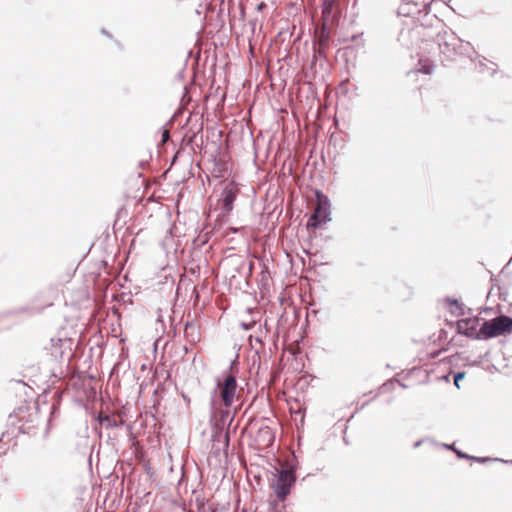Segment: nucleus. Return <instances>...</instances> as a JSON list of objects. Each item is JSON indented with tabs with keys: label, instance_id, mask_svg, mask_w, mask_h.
Returning <instances> with one entry per match:
<instances>
[{
	"label": "nucleus",
	"instance_id": "1",
	"mask_svg": "<svg viewBox=\"0 0 512 512\" xmlns=\"http://www.w3.org/2000/svg\"><path fill=\"white\" fill-rule=\"evenodd\" d=\"M242 388L238 387L236 376L224 373L217 379L216 394L225 408H230L241 396Z\"/></svg>",
	"mask_w": 512,
	"mask_h": 512
},
{
	"label": "nucleus",
	"instance_id": "2",
	"mask_svg": "<svg viewBox=\"0 0 512 512\" xmlns=\"http://www.w3.org/2000/svg\"><path fill=\"white\" fill-rule=\"evenodd\" d=\"M512 330V319L501 315L489 321H484L481 326L483 338H494Z\"/></svg>",
	"mask_w": 512,
	"mask_h": 512
},
{
	"label": "nucleus",
	"instance_id": "3",
	"mask_svg": "<svg viewBox=\"0 0 512 512\" xmlns=\"http://www.w3.org/2000/svg\"><path fill=\"white\" fill-rule=\"evenodd\" d=\"M316 206L314 213L311 215L308 225L317 227L320 223L325 222L329 215V200L327 196L320 191L315 192Z\"/></svg>",
	"mask_w": 512,
	"mask_h": 512
},
{
	"label": "nucleus",
	"instance_id": "4",
	"mask_svg": "<svg viewBox=\"0 0 512 512\" xmlns=\"http://www.w3.org/2000/svg\"><path fill=\"white\" fill-rule=\"evenodd\" d=\"M480 319L477 317L460 319L456 323L457 332L472 339H482Z\"/></svg>",
	"mask_w": 512,
	"mask_h": 512
},
{
	"label": "nucleus",
	"instance_id": "5",
	"mask_svg": "<svg viewBox=\"0 0 512 512\" xmlns=\"http://www.w3.org/2000/svg\"><path fill=\"white\" fill-rule=\"evenodd\" d=\"M296 477L292 470H281L277 482L274 485V491L280 500H285L294 485Z\"/></svg>",
	"mask_w": 512,
	"mask_h": 512
},
{
	"label": "nucleus",
	"instance_id": "6",
	"mask_svg": "<svg viewBox=\"0 0 512 512\" xmlns=\"http://www.w3.org/2000/svg\"><path fill=\"white\" fill-rule=\"evenodd\" d=\"M274 440V431L267 425H261L254 434V443L259 450L270 447Z\"/></svg>",
	"mask_w": 512,
	"mask_h": 512
},
{
	"label": "nucleus",
	"instance_id": "7",
	"mask_svg": "<svg viewBox=\"0 0 512 512\" xmlns=\"http://www.w3.org/2000/svg\"><path fill=\"white\" fill-rule=\"evenodd\" d=\"M238 193L239 188L232 182L224 187L221 197V203L222 208L226 213H229L233 210V204Z\"/></svg>",
	"mask_w": 512,
	"mask_h": 512
},
{
	"label": "nucleus",
	"instance_id": "8",
	"mask_svg": "<svg viewBox=\"0 0 512 512\" xmlns=\"http://www.w3.org/2000/svg\"><path fill=\"white\" fill-rule=\"evenodd\" d=\"M339 13V7L336 0H324L322 18L323 25L326 26L329 23H333Z\"/></svg>",
	"mask_w": 512,
	"mask_h": 512
},
{
	"label": "nucleus",
	"instance_id": "9",
	"mask_svg": "<svg viewBox=\"0 0 512 512\" xmlns=\"http://www.w3.org/2000/svg\"><path fill=\"white\" fill-rule=\"evenodd\" d=\"M465 377V373L464 372H459L457 374H455L454 376V384L457 388H460V381L463 380Z\"/></svg>",
	"mask_w": 512,
	"mask_h": 512
},
{
	"label": "nucleus",
	"instance_id": "10",
	"mask_svg": "<svg viewBox=\"0 0 512 512\" xmlns=\"http://www.w3.org/2000/svg\"><path fill=\"white\" fill-rule=\"evenodd\" d=\"M448 304L451 308V311L455 313L454 309L461 310V306L457 300H448Z\"/></svg>",
	"mask_w": 512,
	"mask_h": 512
},
{
	"label": "nucleus",
	"instance_id": "11",
	"mask_svg": "<svg viewBox=\"0 0 512 512\" xmlns=\"http://www.w3.org/2000/svg\"><path fill=\"white\" fill-rule=\"evenodd\" d=\"M169 136V132L168 131H164L163 133V140L165 141Z\"/></svg>",
	"mask_w": 512,
	"mask_h": 512
},
{
	"label": "nucleus",
	"instance_id": "12",
	"mask_svg": "<svg viewBox=\"0 0 512 512\" xmlns=\"http://www.w3.org/2000/svg\"><path fill=\"white\" fill-rule=\"evenodd\" d=\"M294 412H295V413H301L302 411H301V408H300V407H298V409H297V408H294Z\"/></svg>",
	"mask_w": 512,
	"mask_h": 512
},
{
	"label": "nucleus",
	"instance_id": "13",
	"mask_svg": "<svg viewBox=\"0 0 512 512\" xmlns=\"http://www.w3.org/2000/svg\"><path fill=\"white\" fill-rule=\"evenodd\" d=\"M424 72H425V73H429L430 71H429V69L425 68V69H424Z\"/></svg>",
	"mask_w": 512,
	"mask_h": 512
},
{
	"label": "nucleus",
	"instance_id": "14",
	"mask_svg": "<svg viewBox=\"0 0 512 512\" xmlns=\"http://www.w3.org/2000/svg\"><path fill=\"white\" fill-rule=\"evenodd\" d=\"M290 411H291L292 413H294V408H293V407H290Z\"/></svg>",
	"mask_w": 512,
	"mask_h": 512
}]
</instances>
